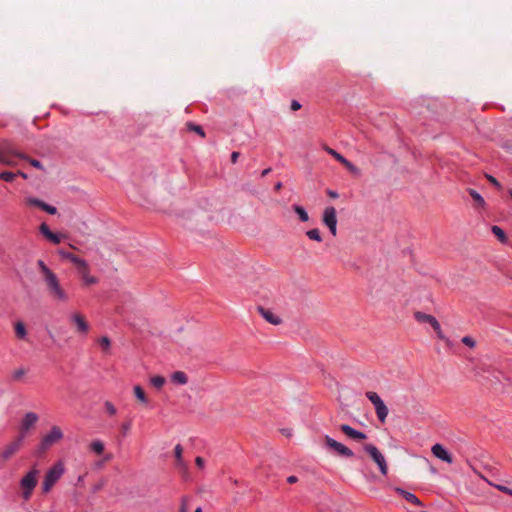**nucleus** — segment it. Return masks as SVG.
<instances>
[{
	"label": "nucleus",
	"mask_w": 512,
	"mask_h": 512,
	"mask_svg": "<svg viewBox=\"0 0 512 512\" xmlns=\"http://www.w3.org/2000/svg\"><path fill=\"white\" fill-rule=\"evenodd\" d=\"M43 282L52 301L67 303L70 300L68 291L62 286L60 279L55 273L43 279Z\"/></svg>",
	"instance_id": "obj_1"
},
{
	"label": "nucleus",
	"mask_w": 512,
	"mask_h": 512,
	"mask_svg": "<svg viewBox=\"0 0 512 512\" xmlns=\"http://www.w3.org/2000/svg\"><path fill=\"white\" fill-rule=\"evenodd\" d=\"M39 470L36 466H32L31 469L24 474L19 482L21 498L28 501L32 495L35 487L38 484Z\"/></svg>",
	"instance_id": "obj_2"
},
{
	"label": "nucleus",
	"mask_w": 512,
	"mask_h": 512,
	"mask_svg": "<svg viewBox=\"0 0 512 512\" xmlns=\"http://www.w3.org/2000/svg\"><path fill=\"white\" fill-rule=\"evenodd\" d=\"M64 471V464L61 461L55 463L46 471L41 484V491L43 494L46 495L50 493L54 485L60 480V478L64 474Z\"/></svg>",
	"instance_id": "obj_3"
},
{
	"label": "nucleus",
	"mask_w": 512,
	"mask_h": 512,
	"mask_svg": "<svg viewBox=\"0 0 512 512\" xmlns=\"http://www.w3.org/2000/svg\"><path fill=\"white\" fill-rule=\"evenodd\" d=\"M63 437L64 434L62 429L57 425L52 426L50 431L42 437L38 447L36 448V455L42 456L51 446L61 441Z\"/></svg>",
	"instance_id": "obj_4"
},
{
	"label": "nucleus",
	"mask_w": 512,
	"mask_h": 512,
	"mask_svg": "<svg viewBox=\"0 0 512 512\" xmlns=\"http://www.w3.org/2000/svg\"><path fill=\"white\" fill-rule=\"evenodd\" d=\"M13 157L26 159V155L17 151L9 142L4 141L0 143V163L15 166L16 162Z\"/></svg>",
	"instance_id": "obj_5"
},
{
	"label": "nucleus",
	"mask_w": 512,
	"mask_h": 512,
	"mask_svg": "<svg viewBox=\"0 0 512 512\" xmlns=\"http://www.w3.org/2000/svg\"><path fill=\"white\" fill-rule=\"evenodd\" d=\"M366 453L371 457V459L377 464L382 475H387L388 473V465L385 460L384 455L379 451V449L373 444H365L363 446Z\"/></svg>",
	"instance_id": "obj_6"
},
{
	"label": "nucleus",
	"mask_w": 512,
	"mask_h": 512,
	"mask_svg": "<svg viewBox=\"0 0 512 512\" xmlns=\"http://www.w3.org/2000/svg\"><path fill=\"white\" fill-rule=\"evenodd\" d=\"M414 318L419 323H428V324H430L432 326V328L434 329V331L436 332L438 338L441 339V340H446V337L444 336V334L442 332L440 323L438 322V320L434 316H432L430 314L423 313L421 311H416L414 313Z\"/></svg>",
	"instance_id": "obj_7"
},
{
	"label": "nucleus",
	"mask_w": 512,
	"mask_h": 512,
	"mask_svg": "<svg viewBox=\"0 0 512 512\" xmlns=\"http://www.w3.org/2000/svg\"><path fill=\"white\" fill-rule=\"evenodd\" d=\"M39 417L34 412H28L24 415V417L21 420L20 426H19V434L17 437H22V440H25V437L28 433V431L34 427V425L38 422Z\"/></svg>",
	"instance_id": "obj_8"
},
{
	"label": "nucleus",
	"mask_w": 512,
	"mask_h": 512,
	"mask_svg": "<svg viewBox=\"0 0 512 512\" xmlns=\"http://www.w3.org/2000/svg\"><path fill=\"white\" fill-rule=\"evenodd\" d=\"M322 221L329 228L331 234L333 236H336V234H337V214H336V209L333 206H329L324 209Z\"/></svg>",
	"instance_id": "obj_9"
},
{
	"label": "nucleus",
	"mask_w": 512,
	"mask_h": 512,
	"mask_svg": "<svg viewBox=\"0 0 512 512\" xmlns=\"http://www.w3.org/2000/svg\"><path fill=\"white\" fill-rule=\"evenodd\" d=\"M23 444L24 441L22 440V437H16L3 448L0 453V458L5 462L8 461L23 447Z\"/></svg>",
	"instance_id": "obj_10"
},
{
	"label": "nucleus",
	"mask_w": 512,
	"mask_h": 512,
	"mask_svg": "<svg viewBox=\"0 0 512 512\" xmlns=\"http://www.w3.org/2000/svg\"><path fill=\"white\" fill-rule=\"evenodd\" d=\"M70 323L75 325V331L79 334H87L89 331V324L83 314L80 312H73L69 317Z\"/></svg>",
	"instance_id": "obj_11"
},
{
	"label": "nucleus",
	"mask_w": 512,
	"mask_h": 512,
	"mask_svg": "<svg viewBox=\"0 0 512 512\" xmlns=\"http://www.w3.org/2000/svg\"><path fill=\"white\" fill-rule=\"evenodd\" d=\"M324 441L328 448L335 451L336 453H338L341 456L352 457L354 455L353 451L350 448H348L345 445H343L342 443L334 440L333 438H331L328 435H326L324 437Z\"/></svg>",
	"instance_id": "obj_12"
},
{
	"label": "nucleus",
	"mask_w": 512,
	"mask_h": 512,
	"mask_svg": "<svg viewBox=\"0 0 512 512\" xmlns=\"http://www.w3.org/2000/svg\"><path fill=\"white\" fill-rule=\"evenodd\" d=\"M25 202H26V204L28 206L38 207V208L42 209L43 211H45V212H47L48 214H51V215H54L57 212V209L54 206H51V205L43 202L42 200L34 198V197L27 198L25 200Z\"/></svg>",
	"instance_id": "obj_13"
},
{
	"label": "nucleus",
	"mask_w": 512,
	"mask_h": 512,
	"mask_svg": "<svg viewBox=\"0 0 512 512\" xmlns=\"http://www.w3.org/2000/svg\"><path fill=\"white\" fill-rule=\"evenodd\" d=\"M257 311L270 324L279 325L282 322L281 318L275 315L270 309L258 306Z\"/></svg>",
	"instance_id": "obj_14"
},
{
	"label": "nucleus",
	"mask_w": 512,
	"mask_h": 512,
	"mask_svg": "<svg viewBox=\"0 0 512 512\" xmlns=\"http://www.w3.org/2000/svg\"><path fill=\"white\" fill-rule=\"evenodd\" d=\"M433 455L437 457L438 459L446 462V463H452L453 458L452 456L447 452V450L441 445V444H435L432 446L431 449Z\"/></svg>",
	"instance_id": "obj_15"
},
{
	"label": "nucleus",
	"mask_w": 512,
	"mask_h": 512,
	"mask_svg": "<svg viewBox=\"0 0 512 512\" xmlns=\"http://www.w3.org/2000/svg\"><path fill=\"white\" fill-rule=\"evenodd\" d=\"M340 430L346 436H348V437H350V438H352L354 440H357V441L364 440V439L367 438L366 434H364L361 431L355 430L354 428H352L351 426H349L347 424L340 425Z\"/></svg>",
	"instance_id": "obj_16"
},
{
	"label": "nucleus",
	"mask_w": 512,
	"mask_h": 512,
	"mask_svg": "<svg viewBox=\"0 0 512 512\" xmlns=\"http://www.w3.org/2000/svg\"><path fill=\"white\" fill-rule=\"evenodd\" d=\"M395 492L398 493L400 496H402L406 501L417 505V506H423V503L420 501V499L414 495L411 492H408L402 488L396 487Z\"/></svg>",
	"instance_id": "obj_17"
},
{
	"label": "nucleus",
	"mask_w": 512,
	"mask_h": 512,
	"mask_svg": "<svg viewBox=\"0 0 512 512\" xmlns=\"http://www.w3.org/2000/svg\"><path fill=\"white\" fill-rule=\"evenodd\" d=\"M59 254L61 257L70 260L77 267V269L85 268L86 261L77 257L76 255L64 250H60Z\"/></svg>",
	"instance_id": "obj_18"
},
{
	"label": "nucleus",
	"mask_w": 512,
	"mask_h": 512,
	"mask_svg": "<svg viewBox=\"0 0 512 512\" xmlns=\"http://www.w3.org/2000/svg\"><path fill=\"white\" fill-rule=\"evenodd\" d=\"M78 271L86 285H93L97 283V278L89 274V267L87 263L85 264V268H80Z\"/></svg>",
	"instance_id": "obj_19"
},
{
	"label": "nucleus",
	"mask_w": 512,
	"mask_h": 512,
	"mask_svg": "<svg viewBox=\"0 0 512 512\" xmlns=\"http://www.w3.org/2000/svg\"><path fill=\"white\" fill-rule=\"evenodd\" d=\"M374 408H375V412H376L378 420L381 423H385L386 418L389 413V410H388L387 406L385 405V403L382 401L381 403L374 406Z\"/></svg>",
	"instance_id": "obj_20"
},
{
	"label": "nucleus",
	"mask_w": 512,
	"mask_h": 512,
	"mask_svg": "<svg viewBox=\"0 0 512 512\" xmlns=\"http://www.w3.org/2000/svg\"><path fill=\"white\" fill-rule=\"evenodd\" d=\"M182 453H183V448L180 444H177L174 448V454H175V458H176V466L177 468H179L180 470H186L187 467H186V464L182 458Z\"/></svg>",
	"instance_id": "obj_21"
},
{
	"label": "nucleus",
	"mask_w": 512,
	"mask_h": 512,
	"mask_svg": "<svg viewBox=\"0 0 512 512\" xmlns=\"http://www.w3.org/2000/svg\"><path fill=\"white\" fill-rule=\"evenodd\" d=\"M133 391H134V395H135L136 399L141 404L147 405L149 403V399H148L144 389L141 386H139V385L134 386Z\"/></svg>",
	"instance_id": "obj_22"
},
{
	"label": "nucleus",
	"mask_w": 512,
	"mask_h": 512,
	"mask_svg": "<svg viewBox=\"0 0 512 512\" xmlns=\"http://www.w3.org/2000/svg\"><path fill=\"white\" fill-rule=\"evenodd\" d=\"M479 476L481 477V479H483L487 484H489L490 486L496 488L497 490H499L500 492H503L505 494H508L510 496H512V489L508 488L507 486H504V485H501V484H496L492 481H490L488 478H486L484 475L482 474H479Z\"/></svg>",
	"instance_id": "obj_23"
},
{
	"label": "nucleus",
	"mask_w": 512,
	"mask_h": 512,
	"mask_svg": "<svg viewBox=\"0 0 512 512\" xmlns=\"http://www.w3.org/2000/svg\"><path fill=\"white\" fill-rule=\"evenodd\" d=\"M171 380L174 383L185 385L188 382L187 375L182 371H176L172 374Z\"/></svg>",
	"instance_id": "obj_24"
},
{
	"label": "nucleus",
	"mask_w": 512,
	"mask_h": 512,
	"mask_svg": "<svg viewBox=\"0 0 512 512\" xmlns=\"http://www.w3.org/2000/svg\"><path fill=\"white\" fill-rule=\"evenodd\" d=\"M98 344L104 354H109L111 349V341L107 336H102L98 339Z\"/></svg>",
	"instance_id": "obj_25"
},
{
	"label": "nucleus",
	"mask_w": 512,
	"mask_h": 512,
	"mask_svg": "<svg viewBox=\"0 0 512 512\" xmlns=\"http://www.w3.org/2000/svg\"><path fill=\"white\" fill-rule=\"evenodd\" d=\"M491 231L501 243L504 244L507 242L508 238L505 232L499 226H492Z\"/></svg>",
	"instance_id": "obj_26"
},
{
	"label": "nucleus",
	"mask_w": 512,
	"mask_h": 512,
	"mask_svg": "<svg viewBox=\"0 0 512 512\" xmlns=\"http://www.w3.org/2000/svg\"><path fill=\"white\" fill-rule=\"evenodd\" d=\"M14 328H15V334H16L17 338L25 339V337L27 335L25 325L21 321H18L15 323Z\"/></svg>",
	"instance_id": "obj_27"
},
{
	"label": "nucleus",
	"mask_w": 512,
	"mask_h": 512,
	"mask_svg": "<svg viewBox=\"0 0 512 512\" xmlns=\"http://www.w3.org/2000/svg\"><path fill=\"white\" fill-rule=\"evenodd\" d=\"M292 208L302 222H307L309 220V215L302 206L294 205Z\"/></svg>",
	"instance_id": "obj_28"
},
{
	"label": "nucleus",
	"mask_w": 512,
	"mask_h": 512,
	"mask_svg": "<svg viewBox=\"0 0 512 512\" xmlns=\"http://www.w3.org/2000/svg\"><path fill=\"white\" fill-rule=\"evenodd\" d=\"M37 266L42 274L43 279L54 273L42 260L37 261Z\"/></svg>",
	"instance_id": "obj_29"
},
{
	"label": "nucleus",
	"mask_w": 512,
	"mask_h": 512,
	"mask_svg": "<svg viewBox=\"0 0 512 512\" xmlns=\"http://www.w3.org/2000/svg\"><path fill=\"white\" fill-rule=\"evenodd\" d=\"M469 194L478 206L484 207V198L477 191L469 189Z\"/></svg>",
	"instance_id": "obj_30"
},
{
	"label": "nucleus",
	"mask_w": 512,
	"mask_h": 512,
	"mask_svg": "<svg viewBox=\"0 0 512 512\" xmlns=\"http://www.w3.org/2000/svg\"><path fill=\"white\" fill-rule=\"evenodd\" d=\"M90 448L96 454L100 455L104 452V444L100 440H95L90 444Z\"/></svg>",
	"instance_id": "obj_31"
},
{
	"label": "nucleus",
	"mask_w": 512,
	"mask_h": 512,
	"mask_svg": "<svg viewBox=\"0 0 512 512\" xmlns=\"http://www.w3.org/2000/svg\"><path fill=\"white\" fill-rule=\"evenodd\" d=\"M186 126H187V129H188L189 131L196 132V133H197L198 135H200L202 138H204V137H205V132H204V130H203V128H202L201 126L196 125V124H194V123H192V122H188V123L186 124Z\"/></svg>",
	"instance_id": "obj_32"
},
{
	"label": "nucleus",
	"mask_w": 512,
	"mask_h": 512,
	"mask_svg": "<svg viewBox=\"0 0 512 512\" xmlns=\"http://www.w3.org/2000/svg\"><path fill=\"white\" fill-rule=\"evenodd\" d=\"M306 235L311 240H314V241H317V242H321L322 241V237H321L320 231L317 228L311 229V230L307 231Z\"/></svg>",
	"instance_id": "obj_33"
},
{
	"label": "nucleus",
	"mask_w": 512,
	"mask_h": 512,
	"mask_svg": "<svg viewBox=\"0 0 512 512\" xmlns=\"http://www.w3.org/2000/svg\"><path fill=\"white\" fill-rule=\"evenodd\" d=\"M366 397L370 400V402L374 406H376L377 404L382 402V399L380 398V396L376 392H373V391L366 392Z\"/></svg>",
	"instance_id": "obj_34"
},
{
	"label": "nucleus",
	"mask_w": 512,
	"mask_h": 512,
	"mask_svg": "<svg viewBox=\"0 0 512 512\" xmlns=\"http://www.w3.org/2000/svg\"><path fill=\"white\" fill-rule=\"evenodd\" d=\"M151 384L157 388L160 389L165 384V378L162 376H154L151 378Z\"/></svg>",
	"instance_id": "obj_35"
},
{
	"label": "nucleus",
	"mask_w": 512,
	"mask_h": 512,
	"mask_svg": "<svg viewBox=\"0 0 512 512\" xmlns=\"http://www.w3.org/2000/svg\"><path fill=\"white\" fill-rule=\"evenodd\" d=\"M341 164H343L350 172L356 174L358 173V168L352 164L349 160H347L345 157L340 161Z\"/></svg>",
	"instance_id": "obj_36"
},
{
	"label": "nucleus",
	"mask_w": 512,
	"mask_h": 512,
	"mask_svg": "<svg viewBox=\"0 0 512 512\" xmlns=\"http://www.w3.org/2000/svg\"><path fill=\"white\" fill-rule=\"evenodd\" d=\"M16 175H17L16 173L4 171V172L0 173V179L4 180L6 182H11L14 180Z\"/></svg>",
	"instance_id": "obj_37"
},
{
	"label": "nucleus",
	"mask_w": 512,
	"mask_h": 512,
	"mask_svg": "<svg viewBox=\"0 0 512 512\" xmlns=\"http://www.w3.org/2000/svg\"><path fill=\"white\" fill-rule=\"evenodd\" d=\"M324 150L332 157H334L338 162H340L343 159V156L340 153H338L337 151L328 146H324Z\"/></svg>",
	"instance_id": "obj_38"
},
{
	"label": "nucleus",
	"mask_w": 512,
	"mask_h": 512,
	"mask_svg": "<svg viewBox=\"0 0 512 512\" xmlns=\"http://www.w3.org/2000/svg\"><path fill=\"white\" fill-rule=\"evenodd\" d=\"M64 238L61 234L51 233L50 236L47 238L49 241H51L54 244H59L62 239Z\"/></svg>",
	"instance_id": "obj_39"
},
{
	"label": "nucleus",
	"mask_w": 512,
	"mask_h": 512,
	"mask_svg": "<svg viewBox=\"0 0 512 512\" xmlns=\"http://www.w3.org/2000/svg\"><path fill=\"white\" fill-rule=\"evenodd\" d=\"M39 230H40L41 234L46 238H48L50 236V234L52 233V231L50 230L49 226L46 223H42L39 227Z\"/></svg>",
	"instance_id": "obj_40"
},
{
	"label": "nucleus",
	"mask_w": 512,
	"mask_h": 512,
	"mask_svg": "<svg viewBox=\"0 0 512 512\" xmlns=\"http://www.w3.org/2000/svg\"><path fill=\"white\" fill-rule=\"evenodd\" d=\"M461 341L463 344H465L466 346H468L470 348H474L476 345L475 340L470 336H464Z\"/></svg>",
	"instance_id": "obj_41"
},
{
	"label": "nucleus",
	"mask_w": 512,
	"mask_h": 512,
	"mask_svg": "<svg viewBox=\"0 0 512 512\" xmlns=\"http://www.w3.org/2000/svg\"><path fill=\"white\" fill-rule=\"evenodd\" d=\"M104 406H105L106 411L110 415H115L117 413L116 407L110 401H106Z\"/></svg>",
	"instance_id": "obj_42"
},
{
	"label": "nucleus",
	"mask_w": 512,
	"mask_h": 512,
	"mask_svg": "<svg viewBox=\"0 0 512 512\" xmlns=\"http://www.w3.org/2000/svg\"><path fill=\"white\" fill-rule=\"evenodd\" d=\"M25 160H27L31 164V166H33L34 168L43 170V165L41 164L40 161H38L36 159H31L28 156H26Z\"/></svg>",
	"instance_id": "obj_43"
},
{
	"label": "nucleus",
	"mask_w": 512,
	"mask_h": 512,
	"mask_svg": "<svg viewBox=\"0 0 512 512\" xmlns=\"http://www.w3.org/2000/svg\"><path fill=\"white\" fill-rule=\"evenodd\" d=\"M486 178H487V179H488V181H489L491 184H493L496 188H498V189H502L501 184L498 182V180H497L495 177H493V176H491V175H488V174H487V175H486Z\"/></svg>",
	"instance_id": "obj_44"
},
{
	"label": "nucleus",
	"mask_w": 512,
	"mask_h": 512,
	"mask_svg": "<svg viewBox=\"0 0 512 512\" xmlns=\"http://www.w3.org/2000/svg\"><path fill=\"white\" fill-rule=\"evenodd\" d=\"M130 429H131V422L130 421L126 422V423H123L122 426H121L122 435L126 436Z\"/></svg>",
	"instance_id": "obj_45"
},
{
	"label": "nucleus",
	"mask_w": 512,
	"mask_h": 512,
	"mask_svg": "<svg viewBox=\"0 0 512 512\" xmlns=\"http://www.w3.org/2000/svg\"><path fill=\"white\" fill-rule=\"evenodd\" d=\"M25 374H26V370L23 369V368H20V369H17V370L14 371L13 377H14V379L18 380L22 376H24Z\"/></svg>",
	"instance_id": "obj_46"
},
{
	"label": "nucleus",
	"mask_w": 512,
	"mask_h": 512,
	"mask_svg": "<svg viewBox=\"0 0 512 512\" xmlns=\"http://www.w3.org/2000/svg\"><path fill=\"white\" fill-rule=\"evenodd\" d=\"M188 510H189L188 499H187V497H183L181 507H180V512H188Z\"/></svg>",
	"instance_id": "obj_47"
},
{
	"label": "nucleus",
	"mask_w": 512,
	"mask_h": 512,
	"mask_svg": "<svg viewBox=\"0 0 512 512\" xmlns=\"http://www.w3.org/2000/svg\"><path fill=\"white\" fill-rule=\"evenodd\" d=\"M204 463H205V461H204V459L202 457H200V456L196 457L195 464L197 465V467L203 468L204 467Z\"/></svg>",
	"instance_id": "obj_48"
},
{
	"label": "nucleus",
	"mask_w": 512,
	"mask_h": 512,
	"mask_svg": "<svg viewBox=\"0 0 512 512\" xmlns=\"http://www.w3.org/2000/svg\"><path fill=\"white\" fill-rule=\"evenodd\" d=\"M300 108H301V104H300L298 101L293 100V101L291 102V109H292L293 111H297V110H299Z\"/></svg>",
	"instance_id": "obj_49"
},
{
	"label": "nucleus",
	"mask_w": 512,
	"mask_h": 512,
	"mask_svg": "<svg viewBox=\"0 0 512 512\" xmlns=\"http://www.w3.org/2000/svg\"><path fill=\"white\" fill-rule=\"evenodd\" d=\"M239 156H240L239 152H237V151L232 152V154H231V162L232 163H236L238 158H239Z\"/></svg>",
	"instance_id": "obj_50"
},
{
	"label": "nucleus",
	"mask_w": 512,
	"mask_h": 512,
	"mask_svg": "<svg viewBox=\"0 0 512 512\" xmlns=\"http://www.w3.org/2000/svg\"><path fill=\"white\" fill-rule=\"evenodd\" d=\"M326 193H327V195H328L329 197H331V198H333V199H335V198H337V197H338V193H337L336 191H334V190H330V189H328Z\"/></svg>",
	"instance_id": "obj_51"
},
{
	"label": "nucleus",
	"mask_w": 512,
	"mask_h": 512,
	"mask_svg": "<svg viewBox=\"0 0 512 512\" xmlns=\"http://www.w3.org/2000/svg\"><path fill=\"white\" fill-rule=\"evenodd\" d=\"M287 481L291 484L297 482V477L296 476H289Z\"/></svg>",
	"instance_id": "obj_52"
},
{
	"label": "nucleus",
	"mask_w": 512,
	"mask_h": 512,
	"mask_svg": "<svg viewBox=\"0 0 512 512\" xmlns=\"http://www.w3.org/2000/svg\"><path fill=\"white\" fill-rule=\"evenodd\" d=\"M104 486V483L103 482H100L99 484L95 485L94 486V491H99L100 489H102V487Z\"/></svg>",
	"instance_id": "obj_53"
},
{
	"label": "nucleus",
	"mask_w": 512,
	"mask_h": 512,
	"mask_svg": "<svg viewBox=\"0 0 512 512\" xmlns=\"http://www.w3.org/2000/svg\"><path fill=\"white\" fill-rule=\"evenodd\" d=\"M271 172V168L264 169L261 173L262 177L267 176Z\"/></svg>",
	"instance_id": "obj_54"
},
{
	"label": "nucleus",
	"mask_w": 512,
	"mask_h": 512,
	"mask_svg": "<svg viewBox=\"0 0 512 512\" xmlns=\"http://www.w3.org/2000/svg\"><path fill=\"white\" fill-rule=\"evenodd\" d=\"M281 189H282V183L281 182L276 183L274 186V190L280 191Z\"/></svg>",
	"instance_id": "obj_55"
},
{
	"label": "nucleus",
	"mask_w": 512,
	"mask_h": 512,
	"mask_svg": "<svg viewBox=\"0 0 512 512\" xmlns=\"http://www.w3.org/2000/svg\"><path fill=\"white\" fill-rule=\"evenodd\" d=\"M17 174L20 175L24 179L28 178V176L25 173L21 172V171H19Z\"/></svg>",
	"instance_id": "obj_56"
},
{
	"label": "nucleus",
	"mask_w": 512,
	"mask_h": 512,
	"mask_svg": "<svg viewBox=\"0 0 512 512\" xmlns=\"http://www.w3.org/2000/svg\"><path fill=\"white\" fill-rule=\"evenodd\" d=\"M195 512H202V509L200 507H198Z\"/></svg>",
	"instance_id": "obj_57"
},
{
	"label": "nucleus",
	"mask_w": 512,
	"mask_h": 512,
	"mask_svg": "<svg viewBox=\"0 0 512 512\" xmlns=\"http://www.w3.org/2000/svg\"><path fill=\"white\" fill-rule=\"evenodd\" d=\"M110 459H111V456H107V457L105 458V460H110Z\"/></svg>",
	"instance_id": "obj_58"
}]
</instances>
